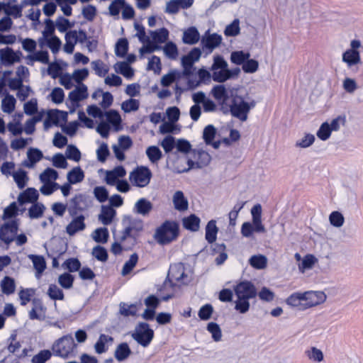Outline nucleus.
<instances>
[{"instance_id":"obj_1","label":"nucleus","mask_w":363,"mask_h":363,"mask_svg":"<svg viewBox=\"0 0 363 363\" xmlns=\"http://www.w3.org/2000/svg\"><path fill=\"white\" fill-rule=\"evenodd\" d=\"M326 298V294L322 291H307L293 293L286 298V303L291 307L304 311L323 303Z\"/></svg>"},{"instance_id":"obj_2","label":"nucleus","mask_w":363,"mask_h":363,"mask_svg":"<svg viewBox=\"0 0 363 363\" xmlns=\"http://www.w3.org/2000/svg\"><path fill=\"white\" fill-rule=\"evenodd\" d=\"M236 296L235 310L241 314L247 313L250 308V299L257 296V292L255 285L249 281H242L234 286Z\"/></svg>"},{"instance_id":"obj_3","label":"nucleus","mask_w":363,"mask_h":363,"mask_svg":"<svg viewBox=\"0 0 363 363\" xmlns=\"http://www.w3.org/2000/svg\"><path fill=\"white\" fill-rule=\"evenodd\" d=\"M252 223L245 222L241 226V234L245 238H252L254 233H264L266 228L262 221V206L255 205L251 209Z\"/></svg>"},{"instance_id":"obj_4","label":"nucleus","mask_w":363,"mask_h":363,"mask_svg":"<svg viewBox=\"0 0 363 363\" xmlns=\"http://www.w3.org/2000/svg\"><path fill=\"white\" fill-rule=\"evenodd\" d=\"M76 344L71 335H65L57 339L52 346L54 355L67 359L74 355Z\"/></svg>"},{"instance_id":"obj_5","label":"nucleus","mask_w":363,"mask_h":363,"mask_svg":"<svg viewBox=\"0 0 363 363\" xmlns=\"http://www.w3.org/2000/svg\"><path fill=\"white\" fill-rule=\"evenodd\" d=\"M179 235V226L174 221H165L158 227L154 238L160 245H166L177 238Z\"/></svg>"},{"instance_id":"obj_6","label":"nucleus","mask_w":363,"mask_h":363,"mask_svg":"<svg viewBox=\"0 0 363 363\" xmlns=\"http://www.w3.org/2000/svg\"><path fill=\"white\" fill-rule=\"evenodd\" d=\"M230 104V110L233 116L240 119L241 121H245L247 119V115L250 109L255 106L252 101L247 102L244 99L237 94L232 98Z\"/></svg>"},{"instance_id":"obj_7","label":"nucleus","mask_w":363,"mask_h":363,"mask_svg":"<svg viewBox=\"0 0 363 363\" xmlns=\"http://www.w3.org/2000/svg\"><path fill=\"white\" fill-rule=\"evenodd\" d=\"M228 62L220 55L214 56L211 67V76L215 82H224L233 77V71L228 68Z\"/></svg>"},{"instance_id":"obj_8","label":"nucleus","mask_w":363,"mask_h":363,"mask_svg":"<svg viewBox=\"0 0 363 363\" xmlns=\"http://www.w3.org/2000/svg\"><path fill=\"white\" fill-rule=\"evenodd\" d=\"M152 178V172L149 168L140 166L134 169L129 174V181L134 186L143 188L147 186Z\"/></svg>"},{"instance_id":"obj_9","label":"nucleus","mask_w":363,"mask_h":363,"mask_svg":"<svg viewBox=\"0 0 363 363\" xmlns=\"http://www.w3.org/2000/svg\"><path fill=\"white\" fill-rule=\"evenodd\" d=\"M344 123L345 118L341 116H338L330 121H325L320 126L316 135L320 140L325 141L330 138L332 132L338 131Z\"/></svg>"},{"instance_id":"obj_10","label":"nucleus","mask_w":363,"mask_h":363,"mask_svg":"<svg viewBox=\"0 0 363 363\" xmlns=\"http://www.w3.org/2000/svg\"><path fill=\"white\" fill-rule=\"evenodd\" d=\"M133 338L144 347H147L154 337V331L146 323H140L132 334Z\"/></svg>"},{"instance_id":"obj_11","label":"nucleus","mask_w":363,"mask_h":363,"mask_svg":"<svg viewBox=\"0 0 363 363\" xmlns=\"http://www.w3.org/2000/svg\"><path fill=\"white\" fill-rule=\"evenodd\" d=\"M143 229V224L141 220H134L131 221L130 225L123 230L122 235L120 236L121 241L130 240L131 246L134 245L136 243V238Z\"/></svg>"},{"instance_id":"obj_12","label":"nucleus","mask_w":363,"mask_h":363,"mask_svg":"<svg viewBox=\"0 0 363 363\" xmlns=\"http://www.w3.org/2000/svg\"><path fill=\"white\" fill-rule=\"evenodd\" d=\"M214 99L222 104H228L229 100L232 99L237 93V90L230 86L218 84L213 87L211 91Z\"/></svg>"},{"instance_id":"obj_13","label":"nucleus","mask_w":363,"mask_h":363,"mask_svg":"<svg viewBox=\"0 0 363 363\" xmlns=\"http://www.w3.org/2000/svg\"><path fill=\"white\" fill-rule=\"evenodd\" d=\"M86 40V34L83 30H71L66 33V43L64 46V50L69 54L74 51V45L77 43H84Z\"/></svg>"},{"instance_id":"obj_14","label":"nucleus","mask_w":363,"mask_h":363,"mask_svg":"<svg viewBox=\"0 0 363 363\" xmlns=\"http://www.w3.org/2000/svg\"><path fill=\"white\" fill-rule=\"evenodd\" d=\"M168 277L170 279L186 284L191 281V277L185 272L184 266L182 263H176L172 264L168 272Z\"/></svg>"},{"instance_id":"obj_15","label":"nucleus","mask_w":363,"mask_h":363,"mask_svg":"<svg viewBox=\"0 0 363 363\" xmlns=\"http://www.w3.org/2000/svg\"><path fill=\"white\" fill-rule=\"evenodd\" d=\"M22 53L6 47L0 50V63L4 67H11L21 61Z\"/></svg>"},{"instance_id":"obj_16","label":"nucleus","mask_w":363,"mask_h":363,"mask_svg":"<svg viewBox=\"0 0 363 363\" xmlns=\"http://www.w3.org/2000/svg\"><path fill=\"white\" fill-rule=\"evenodd\" d=\"M133 145V142L129 136L121 135L118 139V144L112 146V149L115 157L119 161H123L125 156L123 153L124 151L128 150Z\"/></svg>"},{"instance_id":"obj_17","label":"nucleus","mask_w":363,"mask_h":363,"mask_svg":"<svg viewBox=\"0 0 363 363\" xmlns=\"http://www.w3.org/2000/svg\"><path fill=\"white\" fill-rule=\"evenodd\" d=\"M18 224L15 220L6 223L0 228V239L6 243L12 242L17 233Z\"/></svg>"},{"instance_id":"obj_18","label":"nucleus","mask_w":363,"mask_h":363,"mask_svg":"<svg viewBox=\"0 0 363 363\" xmlns=\"http://www.w3.org/2000/svg\"><path fill=\"white\" fill-rule=\"evenodd\" d=\"M104 173L105 182L109 186H115L126 175V170L123 166H117L111 170H106Z\"/></svg>"},{"instance_id":"obj_19","label":"nucleus","mask_w":363,"mask_h":363,"mask_svg":"<svg viewBox=\"0 0 363 363\" xmlns=\"http://www.w3.org/2000/svg\"><path fill=\"white\" fill-rule=\"evenodd\" d=\"M26 7L24 1L22 0L20 4H17L16 0H8L4 5V12L9 17L14 18H21L22 16V10Z\"/></svg>"},{"instance_id":"obj_20","label":"nucleus","mask_w":363,"mask_h":363,"mask_svg":"<svg viewBox=\"0 0 363 363\" xmlns=\"http://www.w3.org/2000/svg\"><path fill=\"white\" fill-rule=\"evenodd\" d=\"M194 156L196 157V161L188 160L187 163L189 165L188 169L194 168H202L207 166L211 160V155L206 151H198L194 152Z\"/></svg>"},{"instance_id":"obj_21","label":"nucleus","mask_w":363,"mask_h":363,"mask_svg":"<svg viewBox=\"0 0 363 363\" xmlns=\"http://www.w3.org/2000/svg\"><path fill=\"white\" fill-rule=\"evenodd\" d=\"M33 307L28 313L30 320H43L46 316V307L38 299H34L32 302Z\"/></svg>"},{"instance_id":"obj_22","label":"nucleus","mask_w":363,"mask_h":363,"mask_svg":"<svg viewBox=\"0 0 363 363\" xmlns=\"http://www.w3.org/2000/svg\"><path fill=\"white\" fill-rule=\"evenodd\" d=\"M342 61L349 69L357 70L358 65L361 64L360 54L358 51L347 50L342 55Z\"/></svg>"},{"instance_id":"obj_23","label":"nucleus","mask_w":363,"mask_h":363,"mask_svg":"<svg viewBox=\"0 0 363 363\" xmlns=\"http://www.w3.org/2000/svg\"><path fill=\"white\" fill-rule=\"evenodd\" d=\"M27 64L33 66L34 62H38L44 65L49 64V54L46 50H39L26 57Z\"/></svg>"},{"instance_id":"obj_24","label":"nucleus","mask_w":363,"mask_h":363,"mask_svg":"<svg viewBox=\"0 0 363 363\" xmlns=\"http://www.w3.org/2000/svg\"><path fill=\"white\" fill-rule=\"evenodd\" d=\"M172 203L174 208L180 212L185 211L189 208L188 199L184 196V193L178 190L172 196Z\"/></svg>"},{"instance_id":"obj_25","label":"nucleus","mask_w":363,"mask_h":363,"mask_svg":"<svg viewBox=\"0 0 363 363\" xmlns=\"http://www.w3.org/2000/svg\"><path fill=\"white\" fill-rule=\"evenodd\" d=\"M42 158L43 153L40 150L30 148L27 152V160L23 162V165L28 168H33Z\"/></svg>"},{"instance_id":"obj_26","label":"nucleus","mask_w":363,"mask_h":363,"mask_svg":"<svg viewBox=\"0 0 363 363\" xmlns=\"http://www.w3.org/2000/svg\"><path fill=\"white\" fill-rule=\"evenodd\" d=\"M38 191L34 188H28L21 192L18 196V201L20 204L26 203H35L38 199Z\"/></svg>"},{"instance_id":"obj_27","label":"nucleus","mask_w":363,"mask_h":363,"mask_svg":"<svg viewBox=\"0 0 363 363\" xmlns=\"http://www.w3.org/2000/svg\"><path fill=\"white\" fill-rule=\"evenodd\" d=\"M88 97L87 86L84 84H78L76 88L72 90L69 94V99L75 103L81 101Z\"/></svg>"},{"instance_id":"obj_28","label":"nucleus","mask_w":363,"mask_h":363,"mask_svg":"<svg viewBox=\"0 0 363 363\" xmlns=\"http://www.w3.org/2000/svg\"><path fill=\"white\" fill-rule=\"evenodd\" d=\"M84 217L79 216L74 218L71 223L67 225L66 232L69 235H74L76 233L83 230L85 228V223L84 222Z\"/></svg>"},{"instance_id":"obj_29","label":"nucleus","mask_w":363,"mask_h":363,"mask_svg":"<svg viewBox=\"0 0 363 363\" xmlns=\"http://www.w3.org/2000/svg\"><path fill=\"white\" fill-rule=\"evenodd\" d=\"M318 262V259L313 255L308 254L303 257L300 263H297L298 271L304 274L306 271L312 269L314 265Z\"/></svg>"},{"instance_id":"obj_30","label":"nucleus","mask_w":363,"mask_h":363,"mask_svg":"<svg viewBox=\"0 0 363 363\" xmlns=\"http://www.w3.org/2000/svg\"><path fill=\"white\" fill-rule=\"evenodd\" d=\"M116 216V211L109 206H102L101 213L99 215V220L105 225L111 223L114 216Z\"/></svg>"},{"instance_id":"obj_31","label":"nucleus","mask_w":363,"mask_h":363,"mask_svg":"<svg viewBox=\"0 0 363 363\" xmlns=\"http://www.w3.org/2000/svg\"><path fill=\"white\" fill-rule=\"evenodd\" d=\"M28 258L32 261L34 269L36 271V278L40 279L46 268V262L44 257L39 255H29Z\"/></svg>"},{"instance_id":"obj_32","label":"nucleus","mask_w":363,"mask_h":363,"mask_svg":"<svg viewBox=\"0 0 363 363\" xmlns=\"http://www.w3.org/2000/svg\"><path fill=\"white\" fill-rule=\"evenodd\" d=\"M16 99L13 95L6 94L1 101V111L7 114H11L13 112L16 108Z\"/></svg>"},{"instance_id":"obj_33","label":"nucleus","mask_w":363,"mask_h":363,"mask_svg":"<svg viewBox=\"0 0 363 363\" xmlns=\"http://www.w3.org/2000/svg\"><path fill=\"white\" fill-rule=\"evenodd\" d=\"M222 38L220 35L213 33L207 35L202 40L203 48L208 50V52H211L214 48L218 47L221 43Z\"/></svg>"},{"instance_id":"obj_34","label":"nucleus","mask_w":363,"mask_h":363,"mask_svg":"<svg viewBox=\"0 0 363 363\" xmlns=\"http://www.w3.org/2000/svg\"><path fill=\"white\" fill-rule=\"evenodd\" d=\"M200 218L194 214H191L182 219L184 228L193 232L199 230L200 228Z\"/></svg>"},{"instance_id":"obj_35","label":"nucleus","mask_w":363,"mask_h":363,"mask_svg":"<svg viewBox=\"0 0 363 363\" xmlns=\"http://www.w3.org/2000/svg\"><path fill=\"white\" fill-rule=\"evenodd\" d=\"M304 354L308 359L313 362L320 363L324 359L323 352L316 347H311L305 350Z\"/></svg>"},{"instance_id":"obj_36","label":"nucleus","mask_w":363,"mask_h":363,"mask_svg":"<svg viewBox=\"0 0 363 363\" xmlns=\"http://www.w3.org/2000/svg\"><path fill=\"white\" fill-rule=\"evenodd\" d=\"M199 33L194 27L188 28L183 34V41L186 44H195L199 40Z\"/></svg>"},{"instance_id":"obj_37","label":"nucleus","mask_w":363,"mask_h":363,"mask_svg":"<svg viewBox=\"0 0 363 363\" xmlns=\"http://www.w3.org/2000/svg\"><path fill=\"white\" fill-rule=\"evenodd\" d=\"M218 228L216 226V220H210L206 227V240L208 243H213L216 240Z\"/></svg>"},{"instance_id":"obj_38","label":"nucleus","mask_w":363,"mask_h":363,"mask_svg":"<svg viewBox=\"0 0 363 363\" xmlns=\"http://www.w3.org/2000/svg\"><path fill=\"white\" fill-rule=\"evenodd\" d=\"M65 118L66 113L64 112L57 111L54 113H50L44 121V127L45 129H48L52 125H57L61 121H64Z\"/></svg>"},{"instance_id":"obj_39","label":"nucleus","mask_w":363,"mask_h":363,"mask_svg":"<svg viewBox=\"0 0 363 363\" xmlns=\"http://www.w3.org/2000/svg\"><path fill=\"white\" fill-rule=\"evenodd\" d=\"M152 208V203L145 199H140L134 206L135 212L143 216L148 214Z\"/></svg>"},{"instance_id":"obj_40","label":"nucleus","mask_w":363,"mask_h":363,"mask_svg":"<svg viewBox=\"0 0 363 363\" xmlns=\"http://www.w3.org/2000/svg\"><path fill=\"white\" fill-rule=\"evenodd\" d=\"M67 180L69 184H77L83 181L84 178V173L79 167H74L67 173Z\"/></svg>"},{"instance_id":"obj_41","label":"nucleus","mask_w":363,"mask_h":363,"mask_svg":"<svg viewBox=\"0 0 363 363\" xmlns=\"http://www.w3.org/2000/svg\"><path fill=\"white\" fill-rule=\"evenodd\" d=\"M104 116H106L107 122L113 125L116 131L119 130L121 118L119 113L115 110L106 111Z\"/></svg>"},{"instance_id":"obj_42","label":"nucleus","mask_w":363,"mask_h":363,"mask_svg":"<svg viewBox=\"0 0 363 363\" xmlns=\"http://www.w3.org/2000/svg\"><path fill=\"white\" fill-rule=\"evenodd\" d=\"M1 291L6 295H10L14 293L16 289L15 281L10 277H5L1 281Z\"/></svg>"},{"instance_id":"obj_43","label":"nucleus","mask_w":363,"mask_h":363,"mask_svg":"<svg viewBox=\"0 0 363 363\" xmlns=\"http://www.w3.org/2000/svg\"><path fill=\"white\" fill-rule=\"evenodd\" d=\"M12 176L19 189H23L26 186L28 177L24 170L20 169L13 172Z\"/></svg>"},{"instance_id":"obj_44","label":"nucleus","mask_w":363,"mask_h":363,"mask_svg":"<svg viewBox=\"0 0 363 363\" xmlns=\"http://www.w3.org/2000/svg\"><path fill=\"white\" fill-rule=\"evenodd\" d=\"M114 69L116 72L121 74L126 78H131L134 74V71L131 68V67L128 65V63L125 62H117Z\"/></svg>"},{"instance_id":"obj_45","label":"nucleus","mask_w":363,"mask_h":363,"mask_svg":"<svg viewBox=\"0 0 363 363\" xmlns=\"http://www.w3.org/2000/svg\"><path fill=\"white\" fill-rule=\"evenodd\" d=\"M58 177V173L52 168L45 169L40 174V179L42 183H55V181Z\"/></svg>"},{"instance_id":"obj_46","label":"nucleus","mask_w":363,"mask_h":363,"mask_svg":"<svg viewBox=\"0 0 363 363\" xmlns=\"http://www.w3.org/2000/svg\"><path fill=\"white\" fill-rule=\"evenodd\" d=\"M152 40L155 43L161 44L168 39L169 31L166 28H161L155 31H150Z\"/></svg>"},{"instance_id":"obj_47","label":"nucleus","mask_w":363,"mask_h":363,"mask_svg":"<svg viewBox=\"0 0 363 363\" xmlns=\"http://www.w3.org/2000/svg\"><path fill=\"white\" fill-rule=\"evenodd\" d=\"M249 262L252 267L257 269H263L267 267V259L262 255H253L249 259Z\"/></svg>"},{"instance_id":"obj_48","label":"nucleus","mask_w":363,"mask_h":363,"mask_svg":"<svg viewBox=\"0 0 363 363\" xmlns=\"http://www.w3.org/2000/svg\"><path fill=\"white\" fill-rule=\"evenodd\" d=\"M91 65L95 74L99 77H105L108 72V67L100 60L92 61Z\"/></svg>"},{"instance_id":"obj_49","label":"nucleus","mask_w":363,"mask_h":363,"mask_svg":"<svg viewBox=\"0 0 363 363\" xmlns=\"http://www.w3.org/2000/svg\"><path fill=\"white\" fill-rule=\"evenodd\" d=\"M142 43H144V45L140 49V53L141 55L145 53H152L162 48L160 45L150 40V38H146L145 42Z\"/></svg>"},{"instance_id":"obj_50","label":"nucleus","mask_w":363,"mask_h":363,"mask_svg":"<svg viewBox=\"0 0 363 363\" xmlns=\"http://www.w3.org/2000/svg\"><path fill=\"white\" fill-rule=\"evenodd\" d=\"M138 262V255L133 253L130 255L128 260H127L122 269L121 274L123 276L127 275L131 272Z\"/></svg>"},{"instance_id":"obj_51","label":"nucleus","mask_w":363,"mask_h":363,"mask_svg":"<svg viewBox=\"0 0 363 363\" xmlns=\"http://www.w3.org/2000/svg\"><path fill=\"white\" fill-rule=\"evenodd\" d=\"M130 350L126 343H122L118 346L115 351V357L118 361H123L128 357Z\"/></svg>"},{"instance_id":"obj_52","label":"nucleus","mask_w":363,"mask_h":363,"mask_svg":"<svg viewBox=\"0 0 363 363\" xmlns=\"http://www.w3.org/2000/svg\"><path fill=\"white\" fill-rule=\"evenodd\" d=\"M146 155L152 163H157L162 158V152L157 146L148 147Z\"/></svg>"},{"instance_id":"obj_53","label":"nucleus","mask_w":363,"mask_h":363,"mask_svg":"<svg viewBox=\"0 0 363 363\" xmlns=\"http://www.w3.org/2000/svg\"><path fill=\"white\" fill-rule=\"evenodd\" d=\"M45 209L43 204L35 202L28 210L29 217L30 218H39L42 217Z\"/></svg>"},{"instance_id":"obj_54","label":"nucleus","mask_w":363,"mask_h":363,"mask_svg":"<svg viewBox=\"0 0 363 363\" xmlns=\"http://www.w3.org/2000/svg\"><path fill=\"white\" fill-rule=\"evenodd\" d=\"M109 341H113V338L110 336L101 334L94 345L96 352L98 354H102L106 352L105 344Z\"/></svg>"},{"instance_id":"obj_55","label":"nucleus","mask_w":363,"mask_h":363,"mask_svg":"<svg viewBox=\"0 0 363 363\" xmlns=\"http://www.w3.org/2000/svg\"><path fill=\"white\" fill-rule=\"evenodd\" d=\"M330 223L335 227L340 228L344 225L345 218L339 211H333L329 216Z\"/></svg>"},{"instance_id":"obj_56","label":"nucleus","mask_w":363,"mask_h":363,"mask_svg":"<svg viewBox=\"0 0 363 363\" xmlns=\"http://www.w3.org/2000/svg\"><path fill=\"white\" fill-rule=\"evenodd\" d=\"M164 55L169 59L175 60L178 56V49L177 45L172 43H167L163 48Z\"/></svg>"},{"instance_id":"obj_57","label":"nucleus","mask_w":363,"mask_h":363,"mask_svg":"<svg viewBox=\"0 0 363 363\" xmlns=\"http://www.w3.org/2000/svg\"><path fill=\"white\" fill-rule=\"evenodd\" d=\"M140 102L137 99H130L121 104V108L125 113L135 111L139 108Z\"/></svg>"},{"instance_id":"obj_58","label":"nucleus","mask_w":363,"mask_h":363,"mask_svg":"<svg viewBox=\"0 0 363 363\" xmlns=\"http://www.w3.org/2000/svg\"><path fill=\"white\" fill-rule=\"evenodd\" d=\"M240 32V21L239 19H235L230 24L226 26L224 34L226 36H236Z\"/></svg>"},{"instance_id":"obj_59","label":"nucleus","mask_w":363,"mask_h":363,"mask_svg":"<svg viewBox=\"0 0 363 363\" xmlns=\"http://www.w3.org/2000/svg\"><path fill=\"white\" fill-rule=\"evenodd\" d=\"M65 98V94L62 89L60 87L54 88L48 96L53 103L59 104L63 102Z\"/></svg>"},{"instance_id":"obj_60","label":"nucleus","mask_w":363,"mask_h":363,"mask_svg":"<svg viewBox=\"0 0 363 363\" xmlns=\"http://www.w3.org/2000/svg\"><path fill=\"white\" fill-rule=\"evenodd\" d=\"M216 134V129L213 125H208L203 130V138L206 144L210 145Z\"/></svg>"},{"instance_id":"obj_61","label":"nucleus","mask_w":363,"mask_h":363,"mask_svg":"<svg viewBox=\"0 0 363 363\" xmlns=\"http://www.w3.org/2000/svg\"><path fill=\"white\" fill-rule=\"evenodd\" d=\"M48 295L52 300H63L64 294L55 284H50L48 290Z\"/></svg>"},{"instance_id":"obj_62","label":"nucleus","mask_w":363,"mask_h":363,"mask_svg":"<svg viewBox=\"0 0 363 363\" xmlns=\"http://www.w3.org/2000/svg\"><path fill=\"white\" fill-rule=\"evenodd\" d=\"M207 330L212 335L214 341L218 342L221 340L222 333L219 325L213 322L209 323L207 325Z\"/></svg>"},{"instance_id":"obj_63","label":"nucleus","mask_w":363,"mask_h":363,"mask_svg":"<svg viewBox=\"0 0 363 363\" xmlns=\"http://www.w3.org/2000/svg\"><path fill=\"white\" fill-rule=\"evenodd\" d=\"M315 141V136L313 134L307 133L302 138L296 142V147L307 148L312 145Z\"/></svg>"},{"instance_id":"obj_64","label":"nucleus","mask_w":363,"mask_h":363,"mask_svg":"<svg viewBox=\"0 0 363 363\" xmlns=\"http://www.w3.org/2000/svg\"><path fill=\"white\" fill-rule=\"evenodd\" d=\"M52 353L50 350H41L39 353L33 357L31 363H45L50 359Z\"/></svg>"}]
</instances>
